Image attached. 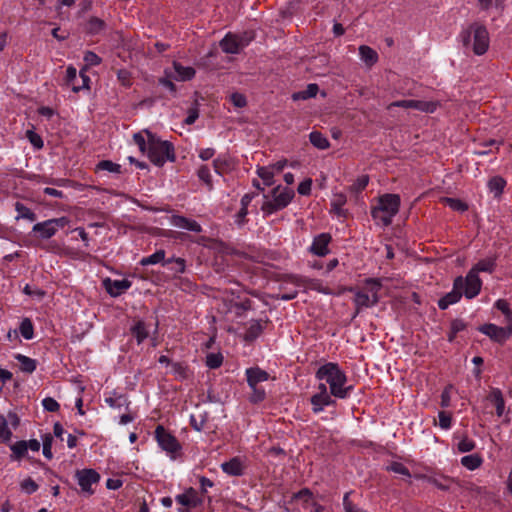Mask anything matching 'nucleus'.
<instances>
[{
  "instance_id": "obj_1",
  "label": "nucleus",
  "mask_w": 512,
  "mask_h": 512,
  "mask_svg": "<svg viewBox=\"0 0 512 512\" xmlns=\"http://www.w3.org/2000/svg\"><path fill=\"white\" fill-rule=\"evenodd\" d=\"M135 144L143 153H147L149 160L156 166H163L167 161L174 162L176 159L172 143L161 140L149 130H142L133 135Z\"/></svg>"
},
{
  "instance_id": "obj_2",
  "label": "nucleus",
  "mask_w": 512,
  "mask_h": 512,
  "mask_svg": "<svg viewBox=\"0 0 512 512\" xmlns=\"http://www.w3.org/2000/svg\"><path fill=\"white\" fill-rule=\"evenodd\" d=\"M316 378L329 385L331 394L339 399H345L350 395L352 386H347V376L337 363L328 362L320 366L316 372Z\"/></svg>"
},
{
  "instance_id": "obj_3",
  "label": "nucleus",
  "mask_w": 512,
  "mask_h": 512,
  "mask_svg": "<svg viewBox=\"0 0 512 512\" xmlns=\"http://www.w3.org/2000/svg\"><path fill=\"white\" fill-rule=\"evenodd\" d=\"M459 40L466 49H471L476 55L486 53L490 43L487 28L478 22L463 29L459 34Z\"/></svg>"
},
{
  "instance_id": "obj_4",
  "label": "nucleus",
  "mask_w": 512,
  "mask_h": 512,
  "mask_svg": "<svg viewBox=\"0 0 512 512\" xmlns=\"http://www.w3.org/2000/svg\"><path fill=\"white\" fill-rule=\"evenodd\" d=\"M400 197L397 194H384L378 198L377 205L372 207V218L382 226H389L398 213Z\"/></svg>"
},
{
  "instance_id": "obj_5",
  "label": "nucleus",
  "mask_w": 512,
  "mask_h": 512,
  "mask_svg": "<svg viewBox=\"0 0 512 512\" xmlns=\"http://www.w3.org/2000/svg\"><path fill=\"white\" fill-rule=\"evenodd\" d=\"M381 283L376 279H367L363 287L355 290L354 304L358 314L364 308L375 306L379 302Z\"/></svg>"
},
{
  "instance_id": "obj_6",
  "label": "nucleus",
  "mask_w": 512,
  "mask_h": 512,
  "mask_svg": "<svg viewBox=\"0 0 512 512\" xmlns=\"http://www.w3.org/2000/svg\"><path fill=\"white\" fill-rule=\"evenodd\" d=\"M293 197V190L278 186L272 191V199L266 200L263 203L262 210L267 214H272L285 208L291 202Z\"/></svg>"
},
{
  "instance_id": "obj_7",
  "label": "nucleus",
  "mask_w": 512,
  "mask_h": 512,
  "mask_svg": "<svg viewBox=\"0 0 512 512\" xmlns=\"http://www.w3.org/2000/svg\"><path fill=\"white\" fill-rule=\"evenodd\" d=\"M69 222L67 217L48 219L36 223L32 228V232L35 233L38 238L47 240L52 238L59 229L67 226Z\"/></svg>"
},
{
  "instance_id": "obj_8",
  "label": "nucleus",
  "mask_w": 512,
  "mask_h": 512,
  "mask_svg": "<svg viewBox=\"0 0 512 512\" xmlns=\"http://www.w3.org/2000/svg\"><path fill=\"white\" fill-rule=\"evenodd\" d=\"M250 40L251 38L247 34L227 33L219 45L224 53L238 54L249 44Z\"/></svg>"
},
{
  "instance_id": "obj_9",
  "label": "nucleus",
  "mask_w": 512,
  "mask_h": 512,
  "mask_svg": "<svg viewBox=\"0 0 512 512\" xmlns=\"http://www.w3.org/2000/svg\"><path fill=\"white\" fill-rule=\"evenodd\" d=\"M75 478L81 492L86 496H91L95 492L92 486L100 481V474L94 469H82L76 471Z\"/></svg>"
},
{
  "instance_id": "obj_10",
  "label": "nucleus",
  "mask_w": 512,
  "mask_h": 512,
  "mask_svg": "<svg viewBox=\"0 0 512 512\" xmlns=\"http://www.w3.org/2000/svg\"><path fill=\"white\" fill-rule=\"evenodd\" d=\"M155 437L159 446L165 450L171 457L179 452L181 446L178 440L170 434L163 426H158L155 430Z\"/></svg>"
},
{
  "instance_id": "obj_11",
  "label": "nucleus",
  "mask_w": 512,
  "mask_h": 512,
  "mask_svg": "<svg viewBox=\"0 0 512 512\" xmlns=\"http://www.w3.org/2000/svg\"><path fill=\"white\" fill-rule=\"evenodd\" d=\"M479 331L481 333L485 334L486 336H488L491 340L498 342V343H503L512 334V325L507 324L506 327H500V326L490 323V324L482 325L479 328Z\"/></svg>"
},
{
  "instance_id": "obj_12",
  "label": "nucleus",
  "mask_w": 512,
  "mask_h": 512,
  "mask_svg": "<svg viewBox=\"0 0 512 512\" xmlns=\"http://www.w3.org/2000/svg\"><path fill=\"white\" fill-rule=\"evenodd\" d=\"M393 107H401L405 109H415L426 113H433L437 104L432 101H420V100H399L392 102L388 105L387 109H391Z\"/></svg>"
},
{
  "instance_id": "obj_13",
  "label": "nucleus",
  "mask_w": 512,
  "mask_h": 512,
  "mask_svg": "<svg viewBox=\"0 0 512 512\" xmlns=\"http://www.w3.org/2000/svg\"><path fill=\"white\" fill-rule=\"evenodd\" d=\"M41 444L37 439H30L28 441L21 440L17 441L10 446L12 451V459L20 460L26 456L28 450L32 452H38L40 450Z\"/></svg>"
},
{
  "instance_id": "obj_14",
  "label": "nucleus",
  "mask_w": 512,
  "mask_h": 512,
  "mask_svg": "<svg viewBox=\"0 0 512 512\" xmlns=\"http://www.w3.org/2000/svg\"><path fill=\"white\" fill-rule=\"evenodd\" d=\"M175 501L182 506L181 508H187L188 510L196 508L203 503L202 497L199 496L198 492L192 487H189L185 489L183 493L176 495Z\"/></svg>"
},
{
  "instance_id": "obj_15",
  "label": "nucleus",
  "mask_w": 512,
  "mask_h": 512,
  "mask_svg": "<svg viewBox=\"0 0 512 512\" xmlns=\"http://www.w3.org/2000/svg\"><path fill=\"white\" fill-rule=\"evenodd\" d=\"M463 282L464 286L462 292L464 293L466 298L472 299L480 293L482 281L479 278V276L475 273V270H470L466 275V278L463 279Z\"/></svg>"
},
{
  "instance_id": "obj_16",
  "label": "nucleus",
  "mask_w": 512,
  "mask_h": 512,
  "mask_svg": "<svg viewBox=\"0 0 512 512\" xmlns=\"http://www.w3.org/2000/svg\"><path fill=\"white\" fill-rule=\"evenodd\" d=\"M196 71L191 66H183L177 61H173V69H165V75L172 77L175 81H189L194 78Z\"/></svg>"
},
{
  "instance_id": "obj_17",
  "label": "nucleus",
  "mask_w": 512,
  "mask_h": 512,
  "mask_svg": "<svg viewBox=\"0 0 512 512\" xmlns=\"http://www.w3.org/2000/svg\"><path fill=\"white\" fill-rule=\"evenodd\" d=\"M463 286V278L457 277L454 281L453 290L438 301L439 308L444 310L450 305L457 303L461 299Z\"/></svg>"
},
{
  "instance_id": "obj_18",
  "label": "nucleus",
  "mask_w": 512,
  "mask_h": 512,
  "mask_svg": "<svg viewBox=\"0 0 512 512\" xmlns=\"http://www.w3.org/2000/svg\"><path fill=\"white\" fill-rule=\"evenodd\" d=\"M246 468V459L239 456H235L229 461L223 462L221 464L222 471L229 476H242L245 473Z\"/></svg>"
},
{
  "instance_id": "obj_19",
  "label": "nucleus",
  "mask_w": 512,
  "mask_h": 512,
  "mask_svg": "<svg viewBox=\"0 0 512 512\" xmlns=\"http://www.w3.org/2000/svg\"><path fill=\"white\" fill-rule=\"evenodd\" d=\"M290 282L295 286H302L307 289L315 290L324 294L329 293V288L324 286L318 279H309L300 276H290Z\"/></svg>"
},
{
  "instance_id": "obj_20",
  "label": "nucleus",
  "mask_w": 512,
  "mask_h": 512,
  "mask_svg": "<svg viewBox=\"0 0 512 512\" xmlns=\"http://www.w3.org/2000/svg\"><path fill=\"white\" fill-rule=\"evenodd\" d=\"M331 242V236L328 233L317 235L310 246V251L317 256L324 257L329 253L328 245Z\"/></svg>"
},
{
  "instance_id": "obj_21",
  "label": "nucleus",
  "mask_w": 512,
  "mask_h": 512,
  "mask_svg": "<svg viewBox=\"0 0 512 512\" xmlns=\"http://www.w3.org/2000/svg\"><path fill=\"white\" fill-rule=\"evenodd\" d=\"M332 396L331 392L324 394L315 393L310 399L312 411L318 414L322 412L325 407L334 405L335 400L332 399Z\"/></svg>"
},
{
  "instance_id": "obj_22",
  "label": "nucleus",
  "mask_w": 512,
  "mask_h": 512,
  "mask_svg": "<svg viewBox=\"0 0 512 512\" xmlns=\"http://www.w3.org/2000/svg\"><path fill=\"white\" fill-rule=\"evenodd\" d=\"M171 224L175 227L185 229L188 231L200 233L202 231L201 225L190 218L181 216V215H173L170 220Z\"/></svg>"
},
{
  "instance_id": "obj_23",
  "label": "nucleus",
  "mask_w": 512,
  "mask_h": 512,
  "mask_svg": "<svg viewBox=\"0 0 512 512\" xmlns=\"http://www.w3.org/2000/svg\"><path fill=\"white\" fill-rule=\"evenodd\" d=\"M104 284H105V288H106L107 292L113 297H117V296L121 295L122 293L127 291L132 285L131 282L127 279H122V280L106 279L104 281Z\"/></svg>"
},
{
  "instance_id": "obj_24",
  "label": "nucleus",
  "mask_w": 512,
  "mask_h": 512,
  "mask_svg": "<svg viewBox=\"0 0 512 512\" xmlns=\"http://www.w3.org/2000/svg\"><path fill=\"white\" fill-rule=\"evenodd\" d=\"M246 376L250 388H254V386H258L259 383L269 379V374L258 367L248 368L246 370Z\"/></svg>"
},
{
  "instance_id": "obj_25",
  "label": "nucleus",
  "mask_w": 512,
  "mask_h": 512,
  "mask_svg": "<svg viewBox=\"0 0 512 512\" xmlns=\"http://www.w3.org/2000/svg\"><path fill=\"white\" fill-rule=\"evenodd\" d=\"M487 399L496 407L497 416L501 417L505 410V400L499 388H492Z\"/></svg>"
},
{
  "instance_id": "obj_26",
  "label": "nucleus",
  "mask_w": 512,
  "mask_h": 512,
  "mask_svg": "<svg viewBox=\"0 0 512 512\" xmlns=\"http://www.w3.org/2000/svg\"><path fill=\"white\" fill-rule=\"evenodd\" d=\"M427 480L428 483L436 486L440 490H448L453 479L444 475H433V476H421Z\"/></svg>"
},
{
  "instance_id": "obj_27",
  "label": "nucleus",
  "mask_w": 512,
  "mask_h": 512,
  "mask_svg": "<svg viewBox=\"0 0 512 512\" xmlns=\"http://www.w3.org/2000/svg\"><path fill=\"white\" fill-rule=\"evenodd\" d=\"M359 54L361 60L367 66H373L378 61L377 52L369 46L362 45L359 47Z\"/></svg>"
},
{
  "instance_id": "obj_28",
  "label": "nucleus",
  "mask_w": 512,
  "mask_h": 512,
  "mask_svg": "<svg viewBox=\"0 0 512 512\" xmlns=\"http://www.w3.org/2000/svg\"><path fill=\"white\" fill-rule=\"evenodd\" d=\"M64 83L66 86L71 87L73 92H79L81 90L80 85L77 83V70L75 67H67Z\"/></svg>"
},
{
  "instance_id": "obj_29",
  "label": "nucleus",
  "mask_w": 512,
  "mask_h": 512,
  "mask_svg": "<svg viewBox=\"0 0 512 512\" xmlns=\"http://www.w3.org/2000/svg\"><path fill=\"white\" fill-rule=\"evenodd\" d=\"M347 198L343 193H334L331 199L332 211L338 216L345 214L343 206L346 204Z\"/></svg>"
},
{
  "instance_id": "obj_30",
  "label": "nucleus",
  "mask_w": 512,
  "mask_h": 512,
  "mask_svg": "<svg viewBox=\"0 0 512 512\" xmlns=\"http://www.w3.org/2000/svg\"><path fill=\"white\" fill-rule=\"evenodd\" d=\"M496 266V258L488 257L486 259L480 260L471 270H475V273L478 275L479 272H489L492 273Z\"/></svg>"
},
{
  "instance_id": "obj_31",
  "label": "nucleus",
  "mask_w": 512,
  "mask_h": 512,
  "mask_svg": "<svg viewBox=\"0 0 512 512\" xmlns=\"http://www.w3.org/2000/svg\"><path fill=\"white\" fill-rule=\"evenodd\" d=\"M311 144L321 150L329 148L330 143L328 139L319 131H312L309 135Z\"/></svg>"
},
{
  "instance_id": "obj_32",
  "label": "nucleus",
  "mask_w": 512,
  "mask_h": 512,
  "mask_svg": "<svg viewBox=\"0 0 512 512\" xmlns=\"http://www.w3.org/2000/svg\"><path fill=\"white\" fill-rule=\"evenodd\" d=\"M131 332L138 344H141L149 335L148 328L143 321H137L131 328Z\"/></svg>"
},
{
  "instance_id": "obj_33",
  "label": "nucleus",
  "mask_w": 512,
  "mask_h": 512,
  "mask_svg": "<svg viewBox=\"0 0 512 512\" xmlns=\"http://www.w3.org/2000/svg\"><path fill=\"white\" fill-rule=\"evenodd\" d=\"M15 210L18 213V215L16 216V220H19V219H26L29 221L36 220V214L30 208H28L21 202L15 203Z\"/></svg>"
},
{
  "instance_id": "obj_34",
  "label": "nucleus",
  "mask_w": 512,
  "mask_h": 512,
  "mask_svg": "<svg viewBox=\"0 0 512 512\" xmlns=\"http://www.w3.org/2000/svg\"><path fill=\"white\" fill-rule=\"evenodd\" d=\"M319 91L317 84H309L305 90L296 92L292 95L293 100H306L315 97Z\"/></svg>"
},
{
  "instance_id": "obj_35",
  "label": "nucleus",
  "mask_w": 512,
  "mask_h": 512,
  "mask_svg": "<svg viewBox=\"0 0 512 512\" xmlns=\"http://www.w3.org/2000/svg\"><path fill=\"white\" fill-rule=\"evenodd\" d=\"M482 463L483 459L478 454H471L461 458V464L469 470H475L479 468Z\"/></svg>"
},
{
  "instance_id": "obj_36",
  "label": "nucleus",
  "mask_w": 512,
  "mask_h": 512,
  "mask_svg": "<svg viewBox=\"0 0 512 512\" xmlns=\"http://www.w3.org/2000/svg\"><path fill=\"white\" fill-rule=\"evenodd\" d=\"M262 331H263L262 323L260 321H252L245 332L244 338L246 341H253L257 337L260 336Z\"/></svg>"
},
{
  "instance_id": "obj_37",
  "label": "nucleus",
  "mask_w": 512,
  "mask_h": 512,
  "mask_svg": "<svg viewBox=\"0 0 512 512\" xmlns=\"http://www.w3.org/2000/svg\"><path fill=\"white\" fill-rule=\"evenodd\" d=\"M15 359L19 362L20 369L24 372L32 373L36 369L35 360L25 355L17 354L15 355Z\"/></svg>"
},
{
  "instance_id": "obj_38",
  "label": "nucleus",
  "mask_w": 512,
  "mask_h": 512,
  "mask_svg": "<svg viewBox=\"0 0 512 512\" xmlns=\"http://www.w3.org/2000/svg\"><path fill=\"white\" fill-rule=\"evenodd\" d=\"M505 185L506 181L500 176H495L488 182L489 190L495 196H499L503 192Z\"/></svg>"
},
{
  "instance_id": "obj_39",
  "label": "nucleus",
  "mask_w": 512,
  "mask_h": 512,
  "mask_svg": "<svg viewBox=\"0 0 512 512\" xmlns=\"http://www.w3.org/2000/svg\"><path fill=\"white\" fill-rule=\"evenodd\" d=\"M258 176L264 181L266 186H270L273 184L274 178V168L270 166H263L257 169Z\"/></svg>"
},
{
  "instance_id": "obj_40",
  "label": "nucleus",
  "mask_w": 512,
  "mask_h": 512,
  "mask_svg": "<svg viewBox=\"0 0 512 512\" xmlns=\"http://www.w3.org/2000/svg\"><path fill=\"white\" fill-rule=\"evenodd\" d=\"M164 259H165V251L158 250L155 253H153L152 255L142 258L140 261V264L142 266L154 265V264L163 262Z\"/></svg>"
},
{
  "instance_id": "obj_41",
  "label": "nucleus",
  "mask_w": 512,
  "mask_h": 512,
  "mask_svg": "<svg viewBox=\"0 0 512 512\" xmlns=\"http://www.w3.org/2000/svg\"><path fill=\"white\" fill-rule=\"evenodd\" d=\"M96 171H107L109 173H121V165L110 160H102L96 166Z\"/></svg>"
},
{
  "instance_id": "obj_42",
  "label": "nucleus",
  "mask_w": 512,
  "mask_h": 512,
  "mask_svg": "<svg viewBox=\"0 0 512 512\" xmlns=\"http://www.w3.org/2000/svg\"><path fill=\"white\" fill-rule=\"evenodd\" d=\"M19 331L23 338L30 340L34 336V326L29 318H24L20 324Z\"/></svg>"
},
{
  "instance_id": "obj_43",
  "label": "nucleus",
  "mask_w": 512,
  "mask_h": 512,
  "mask_svg": "<svg viewBox=\"0 0 512 512\" xmlns=\"http://www.w3.org/2000/svg\"><path fill=\"white\" fill-rule=\"evenodd\" d=\"M11 438L12 431L8 426V420L3 415H0V441L7 443Z\"/></svg>"
},
{
  "instance_id": "obj_44",
  "label": "nucleus",
  "mask_w": 512,
  "mask_h": 512,
  "mask_svg": "<svg viewBox=\"0 0 512 512\" xmlns=\"http://www.w3.org/2000/svg\"><path fill=\"white\" fill-rule=\"evenodd\" d=\"M495 307L505 315L506 323L512 325V311L509 303L504 299H499L495 302Z\"/></svg>"
},
{
  "instance_id": "obj_45",
  "label": "nucleus",
  "mask_w": 512,
  "mask_h": 512,
  "mask_svg": "<svg viewBox=\"0 0 512 512\" xmlns=\"http://www.w3.org/2000/svg\"><path fill=\"white\" fill-rule=\"evenodd\" d=\"M368 183H369V176L361 175L351 185L350 190H351V192L356 193V194L360 193L367 187Z\"/></svg>"
},
{
  "instance_id": "obj_46",
  "label": "nucleus",
  "mask_w": 512,
  "mask_h": 512,
  "mask_svg": "<svg viewBox=\"0 0 512 512\" xmlns=\"http://www.w3.org/2000/svg\"><path fill=\"white\" fill-rule=\"evenodd\" d=\"M442 202L445 205L449 206L454 211L463 212V211H466L468 208L467 205L459 199L446 197V198L442 199Z\"/></svg>"
},
{
  "instance_id": "obj_47",
  "label": "nucleus",
  "mask_w": 512,
  "mask_h": 512,
  "mask_svg": "<svg viewBox=\"0 0 512 512\" xmlns=\"http://www.w3.org/2000/svg\"><path fill=\"white\" fill-rule=\"evenodd\" d=\"M222 362L223 356L220 353H210L206 356V365L211 369L219 368Z\"/></svg>"
},
{
  "instance_id": "obj_48",
  "label": "nucleus",
  "mask_w": 512,
  "mask_h": 512,
  "mask_svg": "<svg viewBox=\"0 0 512 512\" xmlns=\"http://www.w3.org/2000/svg\"><path fill=\"white\" fill-rule=\"evenodd\" d=\"M104 27V21L96 17H92L87 24L88 32L91 34L99 33Z\"/></svg>"
},
{
  "instance_id": "obj_49",
  "label": "nucleus",
  "mask_w": 512,
  "mask_h": 512,
  "mask_svg": "<svg viewBox=\"0 0 512 512\" xmlns=\"http://www.w3.org/2000/svg\"><path fill=\"white\" fill-rule=\"evenodd\" d=\"M83 59L85 62L84 68L86 69H88V67L98 66L99 64H101L102 61L101 58L93 51L85 52Z\"/></svg>"
},
{
  "instance_id": "obj_50",
  "label": "nucleus",
  "mask_w": 512,
  "mask_h": 512,
  "mask_svg": "<svg viewBox=\"0 0 512 512\" xmlns=\"http://www.w3.org/2000/svg\"><path fill=\"white\" fill-rule=\"evenodd\" d=\"M43 441V455L47 459H52V443H53V436L51 434H45L42 438Z\"/></svg>"
},
{
  "instance_id": "obj_51",
  "label": "nucleus",
  "mask_w": 512,
  "mask_h": 512,
  "mask_svg": "<svg viewBox=\"0 0 512 512\" xmlns=\"http://www.w3.org/2000/svg\"><path fill=\"white\" fill-rule=\"evenodd\" d=\"M438 419H439V427L443 430H448L452 426V416L450 413L445 411H440L438 413Z\"/></svg>"
},
{
  "instance_id": "obj_52",
  "label": "nucleus",
  "mask_w": 512,
  "mask_h": 512,
  "mask_svg": "<svg viewBox=\"0 0 512 512\" xmlns=\"http://www.w3.org/2000/svg\"><path fill=\"white\" fill-rule=\"evenodd\" d=\"M457 448L461 453L470 452L475 448V442L472 439L468 438L467 436H464L458 442Z\"/></svg>"
},
{
  "instance_id": "obj_53",
  "label": "nucleus",
  "mask_w": 512,
  "mask_h": 512,
  "mask_svg": "<svg viewBox=\"0 0 512 512\" xmlns=\"http://www.w3.org/2000/svg\"><path fill=\"white\" fill-rule=\"evenodd\" d=\"M174 263V267L171 269L176 273H184L186 270V261L183 258H171L163 262V265Z\"/></svg>"
},
{
  "instance_id": "obj_54",
  "label": "nucleus",
  "mask_w": 512,
  "mask_h": 512,
  "mask_svg": "<svg viewBox=\"0 0 512 512\" xmlns=\"http://www.w3.org/2000/svg\"><path fill=\"white\" fill-rule=\"evenodd\" d=\"M197 175L201 181H203L209 189H212V181L210 170L206 165L201 166L198 169Z\"/></svg>"
},
{
  "instance_id": "obj_55",
  "label": "nucleus",
  "mask_w": 512,
  "mask_h": 512,
  "mask_svg": "<svg viewBox=\"0 0 512 512\" xmlns=\"http://www.w3.org/2000/svg\"><path fill=\"white\" fill-rule=\"evenodd\" d=\"M350 492L345 493L343 497V506L345 512H367L363 510L362 508L355 505L352 501L349 499Z\"/></svg>"
},
{
  "instance_id": "obj_56",
  "label": "nucleus",
  "mask_w": 512,
  "mask_h": 512,
  "mask_svg": "<svg viewBox=\"0 0 512 512\" xmlns=\"http://www.w3.org/2000/svg\"><path fill=\"white\" fill-rule=\"evenodd\" d=\"M20 487L27 494H32L38 490V484L31 478L23 480Z\"/></svg>"
},
{
  "instance_id": "obj_57",
  "label": "nucleus",
  "mask_w": 512,
  "mask_h": 512,
  "mask_svg": "<svg viewBox=\"0 0 512 512\" xmlns=\"http://www.w3.org/2000/svg\"><path fill=\"white\" fill-rule=\"evenodd\" d=\"M252 394L250 395V401L253 403L261 402L265 399L266 393L265 390L259 386H254L251 388Z\"/></svg>"
},
{
  "instance_id": "obj_58",
  "label": "nucleus",
  "mask_w": 512,
  "mask_h": 512,
  "mask_svg": "<svg viewBox=\"0 0 512 512\" xmlns=\"http://www.w3.org/2000/svg\"><path fill=\"white\" fill-rule=\"evenodd\" d=\"M230 101L237 108H243L247 105L246 97L243 94L238 93V92L233 93L230 96Z\"/></svg>"
},
{
  "instance_id": "obj_59",
  "label": "nucleus",
  "mask_w": 512,
  "mask_h": 512,
  "mask_svg": "<svg viewBox=\"0 0 512 512\" xmlns=\"http://www.w3.org/2000/svg\"><path fill=\"white\" fill-rule=\"evenodd\" d=\"M42 405H43L44 409L49 412H56L60 408V405L58 404V402L51 397L44 398L42 400Z\"/></svg>"
},
{
  "instance_id": "obj_60",
  "label": "nucleus",
  "mask_w": 512,
  "mask_h": 512,
  "mask_svg": "<svg viewBox=\"0 0 512 512\" xmlns=\"http://www.w3.org/2000/svg\"><path fill=\"white\" fill-rule=\"evenodd\" d=\"M294 499H301L308 504L313 499V493L308 488H303L293 495Z\"/></svg>"
},
{
  "instance_id": "obj_61",
  "label": "nucleus",
  "mask_w": 512,
  "mask_h": 512,
  "mask_svg": "<svg viewBox=\"0 0 512 512\" xmlns=\"http://www.w3.org/2000/svg\"><path fill=\"white\" fill-rule=\"evenodd\" d=\"M388 470L393 471L394 473L410 476V472L408 468L399 462H393L389 467Z\"/></svg>"
},
{
  "instance_id": "obj_62",
  "label": "nucleus",
  "mask_w": 512,
  "mask_h": 512,
  "mask_svg": "<svg viewBox=\"0 0 512 512\" xmlns=\"http://www.w3.org/2000/svg\"><path fill=\"white\" fill-rule=\"evenodd\" d=\"M27 138L29 139L30 143L37 149H40L43 147V140L42 138L36 134L33 131H27Z\"/></svg>"
},
{
  "instance_id": "obj_63",
  "label": "nucleus",
  "mask_w": 512,
  "mask_h": 512,
  "mask_svg": "<svg viewBox=\"0 0 512 512\" xmlns=\"http://www.w3.org/2000/svg\"><path fill=\"white\" fill-rule=\"evenodd\" d=\"M213 166L216 173L223 174L225 170L228 168V161L226 159L218 157L213 161Z\"/></svg>"
},
{
  "instance_id": "obj_64",
  "label": "nucleus",
  "mask_w": 512,
  "mask_h": 512,
  "mask_svg": "<svg viewBox=\"0 0 512 512\" xmlns=\"http://www.w3.org/2000/svg\"><path fill=\"white\" fill-rule=\"evenodd\" d=\"M312 180L306 179L298 185V193L300 195H309L311 192Z\"/></svg>"
}]
</instances>
